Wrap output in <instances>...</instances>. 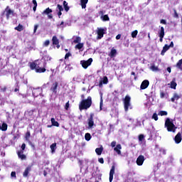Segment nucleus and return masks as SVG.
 Returning a JSON list of instances; mask_svg holds the SVG:
<instances>
[{"label": "nucleus", "mask_w": 182, "mask_h": 182, "mask_svg": "<svg viewBox=\"0 0 182 182\" xmlns=\"http://www.w3.org/2000/svg\"><path fill=\"white\" fill-rule=\"evenodd\" d=\"M50 44V41L49 40H46L44 43H43V46L48 47V45Z\"/></svg>", "instance_id": "obj_45"}, {"label": "nucleus", "mask_w": 182, "mask_h": 182, "mask_svg": "<svg viewBox=\"0 0 182 182\" xmlns=\"http://www.w3.org/2000/svg\"><path fill=\"white\" fill-rule=\"evenodd\" d=\"M25 149H26V144L25 143H23L21 145V150H20V151H24Z\"/></svg>", "instance_id": "obj_48"}, {"label": "nucleus", "mask_w": 182, "mask_h": 182, "mask_svg": "<svg viewBox=\"0 0 182 182\" xmlns=\"http://www.w3.org/2000/svg\"><path fill=\"white\" fill-rule=\"evenodd\" d=\"M93 117H95V114H90V117L87 119L88 129H92L95 126Z\"/></svg>", "instance_id": "obj_6"}, {"label": "nucleus", "mask_w": 182, "mask_h": 182, "mask_svg": "<svg viewBox=\"0 0 182 182\" xmlns=\"http://www.w3.org/2000/svg\"><path fill=\"white\" fill-rule=\"evenodd\" d=\"M98 161H99V163H100V164H105V159L103 158H99Z\"/></svg>", "instance_id": "obj_50"}, {"label": "nucleus", "mask_w": 182, "mask_h": 182, "mask_svg": "<svg viewBox=\"0 0 182 182\" xmlns=\"http://www.w3.org/2000/svg\"><path fill=\"white\" fill-rule=\"evenodd\" d=\"M176 68L180 70H182V58L177 62Z\"/></svg>", "instance_id": "obj_29"}, {"label": "nucleus", "mask_w": 182, "mask_h": 182, "mask_svg": "<svg viewBox=\"0 0 182 182\" xmlns=\"http://www.w3.org/2000/svg\"><path fill=\"white\" fill-rule=\"evenodd\" d=\"M29 137H31V132L30 131H27V132L26 133V140H28Z\"/></svg>", "instance_id": "obj_44"}, {"label": "nucleus", "mask_w": 182, "mask_h": 182, "mask_svg": "<svg viewBox=\"0 0 182 182\" xmlns=\"http://www.w3.org/2000/svg\"><path fill=\"white\" fill-rule=\"evenodd\" d=\"M165 127H166L168 132H172V133H176V129H177V127L174 125V123H173V121H171L170 118H166Z\"/></svg>", "instance_id": "obj_3"}, {"label": "nucleus", "mask_w": 182, "mask_h": 182, "mask_svg": "<svg viewBox=\"0 0 182 182\" xmlns=\"http://www.w3.org/2000/svg\"><path fill=\"white\" fill-rule=\"evenodd\" d=\"M92 62H93V58H90L87 60H81L80 64L84 69H86L87 68H89L90 65H92Z\"/></svg>", "instance_id": "obj_5"}, {"label": "nucleus", "mask_w": 182, "mask_h": 182, "mask_svg": "<svg viewBox=\"0 0 182 182\" xmlns=\"http://www.w3.org/2000/svg\"><path fill=\"white\" fill-rule=\"evenodd\" d=\"M0 130L1 132H6L8 130V124L4 122L2 125H0Z\"/></svg>", "instance_id": "obj_24"}, {"label": "nucleus", "mask_w": 182, "mask_h": 182, "mask_svg": "<svg viewBox=\"0 0 182 182\" xmlns=\"http://www.w3.org/2000/svg\"><path fill=\"white\" fill-rule=\"evenodd\" d=\"M160 23H162L163 25H167V21H166L165 19H161L160 21Z\"/></svg>", "instance_id": "obj_54"}, {"label": "nucleus", "mask_w": 182, "mask_h": 182, "mask_svg": "<svg viewBox=\"0 0 182 182\" xmlns=\"http://www.w3.org/2000/svg\"><path fill=\"white\" fill-rule=\"evenodd\" d=\"M6 19H9V18L11 17V15L14 16V11L9 9V6H7V7L6 8Z\"/></svg>", "instance_id": "obj_15"}, {"label": "nucleus", "mask_w": 182, "mask_h": 182, "mask_svg": "<svg viewBox=\"0 0 182 182\" xmlns=\"http://www.w3.org/2000/svg\"><path fill=\"white\" fill-rule=\"evenodd\" d=\"M87 2H89V0H80V5L82 9H85Z\"/></svg>", "instance_id": "obj_25"}, {"label": "nucleus", "mask_w": 182, "mask_h": 182, "mask_svg": "<svg viewBox=\"0 0 182 182\" xmlns=\"http://www.w3.org/2000/svg\"><path fill=\"white\" fill-rule=\"evenodd\" d=\"M52 42H53V45L54 46H56L57 49H59V48H60V45L59 44V39L56 36H53Z\"/></svg>", "instance_id": "obj_11"}, {"label": "nucleus", "mask_w": 182, "mask_h": 182, "mask_svg": "<svg viewBox=\"0 0 182 182\" xmlns=\"http://www.w3.org/2000/svg\"><path fill=\"white\" fill-rule=\"evenodd\" d=\"M132 97L129 95H126L124 99L123 100L124 103V109L125 112H129V109H132Z\"/></svg>", "instance_id": "obj_4"}, {"label": "nucleus", "mask_w": 182, "mask_h": 182, "mask_svg": "<svg viewBox=\"0 0 182 182\" xmlns=\"http://www.w3.org/2000/svg\"><path fill=\"white\" fill-rule=\"evenodd\" d=\"M176 87H177V82L174 81L171 82V89L176 90Z\"/></svg>", "instance_id": "obj_33"}, {"label": "nucleus", "mask_w": 182, "mask_h": 182, "mask_svg": "<svg viewBox=\"0 0 182 182\" xmlns=\"http://www.w3.org/2000/svg\"><path fill=\"white\" fill-rule=\"evenodd\" d=\"M173 18H176V19H178V14L177 13V11L176 9H173Z\"/></svg>", "instance_id": "obj_42"}, {"label": "nucleus", "mask_w": 182, "mask_h": 182, "mask_svg": "<svg viewBox=\"0 0 182 182\" xmlns=\"http://www.w3.org/2000/svg\"><path fill=\"white\" fill-rule=\"evenodd\" d=\"M168 49H170V46H168V45H167V44H165L164 46L163 47L161 52V56H164V53H166V51L168 50Z\"/></svg>", "instance_id": "obj_22"}, {"label": "nucleus", "mask_w": 182, "mask_h": 182, "mask_svg": "<svg viewBox=\"0 0 182 182\" xmlns=\"http://www.w3.org/2000/svg\"><path fill=\"white\" fill-rule=\"evenodd\" d=\"M52 126H55V127H59V122L55 119V118H51L50 119Z\"/></svg>", "instance_id": "obj_27"}, {"label": "nucleus", "mask_w": 182, "mask_h": 182, "mask_svg": "<svg viewBox=\"0 0 182 182\" xmlns=\"http://www.w3.org/2000/svg\"><path fill=\"white\" fill-rule=\"evenodd\" d=\"M69 106H70V105H69V101H68L67 103H65V110H69Z\"/></svg>", "instance_id": "obj_55"}, {"label": "nucleus", "mask_w": 182, "mask_h": 182, "mask_svg": "<svg viewBox=\"0 0 182 182\" xmlns=\"http://www.w3.org/2000/svg\"><path fill=\"white\" fill-rule=\"evenodd\" d=\"M152 119H154V120H155V122H157V120H159V115L157 114V113L153 114Z\"/></svg>", "instance_id": "obj_41"}, {"label": "nucleus", "mask_w": 182, "mask_h": 182, "mask_svg": "<svg viewBox=\"0 0 182 182\" xmlns=\"http://www.w3.org/2000/svg\"><path fill=\"white\" fill-rule=\"evenodd\" d=\"M95 153L97 154V156L102 155V153H103V146L95 149Z\"/></svg>", "instance_id": "obj_26"}, {"label": "nucleus", "mask_w": 182, "mask_h": 182, "mask_svg": "<svg viewBox=\"0 0 182 182\" xmlns=\"http://www.w3.org/2000/svg\"><path fill=\"white\" fill-rule=\"evenodd\" d=\"M83 43H78L76 46H75V48L76 49H79V50H80V49H82V48H83Z\"/></svg>", "instance_id": "obj_34"}, {"label": "nucleus", "mask_w": 182, "mask_h": 182, "mask_svg": "<svg viewBox=\"0 0 182 182\" xmlns=\"http://www.w3.org/2000/svg\"><path fill=\"white\" fill-rule=\"evenodd\" d=\"M99 15H101L102 16H103V15H105V12L103 11H100Z\"/></svg>", "instance_id": "obj_62"}, {"label": "nucleus", "mask_w": 182, "mask_h": 182, "mask_svg": "<svg viewBox=\"0 0 182 182\" xmlns=\"http://www.w3.org/2000/svg\"><path fill=\"white\" fill-rule=\"evenodd\" d=\"M70 56H72V53H67L65 55V59H68V58H70Z\"/></svg>", "instance_id": "obj_51"}, {"label": "nucleus", "mask_w": 182, "mask_h": 182, "mask_svg": "<svg viewBox=\"0 0 182 182\" xmlns=\"http://www.w3.org/2000/svg\"><path fill=\"white\" fill-rule=\"evenodd\" d=\"M40 95H42V90L41 88H34L33 90V97H38Z\"/></svg>", "instance_id": "obj_12"}, {"label": "nucleus", "mask_w": 182, "mask_h": 182, "mask_svg": "<svg viewBox=\"0 0 182 182\" xmlns=\"http://www.w3.org/2000/svg\"><path fill=\"white\" fill-rule=\"evenodd\" d=\"M149 85H150V82L149 81V80H145L142 81L141 86H140L141 90H144L145 89H147V87H149Z\"/></svg>", "instance_id": "obj_10"}, {"label": "nucleus", "mask_w": 182, "mask_h": 182, "mask_svg": "<svg viewBox=\"0 0 182 182\" xmlns=\"http://www.w3.org/2000/svg\"><path fill=\"white\" fill-rule=\"evenodd\" d=\"M137 33H139V31L137 30H135L132 32V38H136L137 37Z\"/></svg>", "instance_id": "obj_38"}, {"label": "nucleus", "mask_w": 182, "mask_h": 182, "mask_svg": "<svg viewBox=\"0 0 182 182\" xmlns=\"http://www.w3.org/2000/svg\"><path fill=\"white\" fill-rule=\"evenodd\" d=\"M114 170H116V164L114 163L109 171V182L113 181V176H114Z\"/></svg>", "instance_id": "obj_8"}, {"label": "nucleus", "mask_w": 182, "mask_h": 182, "mask_svg": "<svg viewBox=\"0 0 182 182\" xmlns=\"http://www.w3.org/2000/svg\"><path fill=\"white\" fill-rule=\"evenodd\" d=\"M144 163V156L140 155L136 159V164L137 166H143V164Z\"/></svg>", "instance_id": "obj_13"}, {"label": "nucleus", "mask_w": 182, "mask_h": 182, "mask_svg": "<svg viewBox=\"0 0 182 182\" xmlns=\"http://www.w3.org/2000/svg\"><path fill=\"white\" fill-rule=\"evenodd\" d=\"M164 96H166V94L164 92H160L161 99H164Z\"/></svg>", "instance_id": "obj_53"}, {"label": "nucleus", "mask_w": 182, "mask_h": 182, "mask_svg": "<svg viewBox=\"0 0 182 182\" xmlns=\"http://www.w3.org/2000/svg\"><path fill=\"white\" fill-rule=\"evenodd\" d=\"M38 26H38V25H35L34 26V30H33L34 33H36V31H38Z\"/></svg>", "instance_id": "obj_56"}, {"label": "nucleus", "mask_w": 182, "mask_h": 182, "mask_svg": "<svg viewBox=\"0 0 182 182\" xmlns=\"http://www.w3.org/2000/svg\"><path fill=\"white\" fill-rule=\"evenodd\" d=\"M173 97L175 99V100H178V99H180V95H178V94L177 93H174Z\"/></svg>", "instance_id": "obj_43"}, {"label": "nucleus", "mask_w": 182, "mask_h": 182, "mask_svg": "<svg viewBox=\"0 0 182 182\" xmlns=\"http://www.w3.org/2000/svg\"><path fill=\"white\" fill-rule=\"evenodd\" d=\"M32 170V166H28L26 168V169L24 170V172L23 173V177H28L29 176V172Z\"/></svg>", "instance_id": "obj_17"}, {"label": "nucleus", "mask_w": 182, "mask_h": 182, "mask_svg": "<svg viewBox=\"0 0 182 182\" xmlns=\"http://www.w3.org/2000/svg\"><path fill=\"white\" fill-rule=\"evenodd\" d=\"M63 5L64 11H65V12H69V9H70V7L69 6L68 1H63Z\"/></svg>", "instance_id": "obj_23"}, {"label": "nucleus", "mask_w": 182, "mask_h": 182, "mask_svg": "<svg viewBox=\"0 0 182 182\" xmlns=\"http://www.w3.org/2000/svg\"><path fill=\"white\" fill-rule=\"evenodd\" d=\"M159 36H164V27H161V30L159 33Z\"/></svg>", "instance_id": "obj_35"}, {"label": "nucleus", "mask_w": 182, "mask_h": 182, "mask_svg": "<svg viewBox=\"0 0 182 182\" xmlns=\"http://www.w3.org/2000/svg\"><path fill=\"white\" fill-rule=\"evenodd\" d=\"M92 97L89 96L87 99L82 100L79 104L80 110H87L92 106Z\"/></svg>", "instance_id": "obj_2"}, {"label": "nucleus", "mask_w": 182, "mask_h": 182, "mask_svg": "<svg viewBox=\"0 0 182 182\" xmlns=\"http://www.w3.org/2000/svg\"><path fill=\"white\" fill-rule=\"evenodd\" d=\"M33 6H38V2L36 1V0H33L32 1Z\"/></svg>", "instance_id": "obj_57"}, {"label": "nucleus", "mask_w": 182, "mask_h": 182, "mask_svg": "<svg viewBox=\"0 0 182 182\" xmlns=\"http://www.w3.org/2000/svg\"><path fill=\"white\" fill-rule=\"evenodd\" d=\"M14 29H15V31H18V32H22V31H23L24 28L22 24L19 23L18 26L14 28Z\"/></svg>", "instance_id": "obj_28"}, {"label": "nucleus", "mask_w": 182, "mask_h": 182, "mask_svg": "<svg viewBox=\"0 0 182 182\" xmlns=\"http://www.w3.org/2000/svg\"><path fill=\"white\" fill-rule=\"evenodd\" d=\"M103 107V98L101 97L100 103V109L102 110Z\"/></svg>", "instance_id": "obj_49"}, {"label": "nucleus", "mask_w": 182, "mask_h": 182, "mask_svg": "<svg viewBox=\"0 0 182 182\" xmlns=\"http://www.w3.org/2000/svg\"><path fill=\"white\" fill-rule=\"evenodd\" d=\"M85 139L87 141H90L92 139V135L90 133H86L85 135Z\"/></svg>", "instance_id": "obj_32"}, {"label": "nucleus", "mask_w": 182, "mask_h": 182, "mask_svg": "<svg viewBox=\"0 0 182 182\" xmlns=\"http://www.w3.org/2000/svg\"><path fill=\"white\" fill-rule=\"evenodd\" d=\"M168 46H169V48H174V43L173 41H171L170 45Z\"/></svg>", "instance_id": "obj_59"}, {"label": "nucleus", "mask_w": 182, "mask_h": 182, "mask_svg": "<svg viewBox=\"0 0 182 182\" xmlns=\"http://www.w3.org/2000/svg\"><path fill=\"white\" fill-rule=\"evenodd\" d=\"M144 140V134H139V141H143Z\"/></svg>", "instance_id": "obj_46"}, {"label": "nucleus", "mask_w": 182, "mask_h": 182, "mask_svg": "<svg viewBox=\"0 0 182 182\" xmlns=\"http://www.w3.org/2000/svg\"><path fill=\"white\" fill-rule=\"evenodd\" d=\"M58 11H63V6L60 4H57V9Z\"/></svg>", "instance_id": "obj_40"}, {"label": "nucleus", "mask_w": 182, "mask_h": 182, "mask_svg": "<svg viewBox=\"0 0 182 182\" xmlns=\"http://www.w3.org/2000/svg\"><path fill=\"white\" fill-rule=\"evenodd\" d=\"M120 150H122V144H117L116 147L114 148V151H115L117 154L120 156V154H122V151H120Z\"/></svg>", "instance_id": "obj_19"}, {"label": "nucleus", "mask_w": 182, "mask_h": 182, "mask_svg": "<svg viewBox=\"0 0 182 182\" xmlns=\"http://www.w3.org/2000/svg\"><path fill=\"white\" fill-rule=\"evenodd\" d=\"M116 141H113L112 142H111V146L112 147H116Z\"/></svg>", "instance_id": "obj_58"}, {"label": "nucleus", "mask_w": 182, "mask_h": 182, "mask_svg": "<svg viewBox=\"0 0 182 182\" xmlns=\"http://www.w3.org/2000/svg\"><path fill=\"white\" fill-rule=\"evenodd\" d=\"M52 12L53 11L51 9L47 8L43 11L42 15H48V19H52L53 18Z\"/></svg>", "instance_id": "obj_7"}, {"label": "nucleus", "mask_w": 182, "mask_h": 182, "mask_svg": "<svg viewBox=\"0 0 182 182\" xmlns=\"http://www.w3.org/2000/svg\"><path fill=\"white\" fill-rule=\"evenodd\" d=\"M58 86H59V82H55L52 84L50 90L54 93V95H56L58 93Z\"/></svg>", "instance_id": "obj_9"}, {"label": "nucleus", "mask_w": 182, "mask_h": 182, "mask_svg": "<svg viewBox=\"0 0 182 182\" xmlns=\"http://www.w3.org/2000/svg\"><path fill=\"white\" fill-rule=\"evenodd\" d=\"M117 55V50H116L115 48L113 47L111 49V51L109 53L108 56H109V58H116Z\"/></svg>", "instance_id": "obj_16"}, {"label": "nucleus", "mask_w": 182, "mask_h": 182, "mask_svg": "<svg viewBox=\"0 0 182 182\" xmlns=\"http://www.w3.org/2000/svg\"><path fill=\"white\" fill-rule=\"evenodd\" d=\"M17 155H18V159H21V160L26 159V155L23 154V151H18L17 152Z\"/></svg>", "instance_id": "obj_20"}, {"label": "nucleus", "mask_w": 182, "mask_h": 182, "mask_svg": "<svg viewBox=\"0 0 182 182\" xmlns=\"http://www.w3.org/2000/svg\"><path fill=\"white\" fill-rule=\"evenodd\" d=\"M14 92H19V86L17 85L16 87L14 89Z\"/></svg>", "instance_id": "obj_60"}, {"label": "nucleus", "mask_w": 182, "mask_h": 182, "mask_svg": "<svg viewBox=\"0 0 182 182\" xmlns=\"http://www.w3.org/2000/svg\"><path fill=\"white\" fill-rule=\"evenodd\" d=\"M62 12L63 11H58V17L60 18V16H62Z\"/></svg>", "instance_id": "obj_63"}, {"label": "nucleus", "mask_w": 182, "mask_h": 182, "mask_svg": "<svg viewBox=\"0 0 182 182\" xmlns=\"http://www.w3.org/2000/svg\"><path fill=\"white\" fill-rule=\"evenodd\" d=\"M42 61L37 60L35 62L29 63L31 70H35L36 73H45L46 72V63H44L43 67L41 66Z\"/></svg>", "instance_id": "obj_1"}, {"label": "nucleus", "mask_w": 182, "mask_h": 182, "mask_svg": "<svg viewBox=\"0 0 182 182\" xmlns=\"http://www.w3.org/2000/svg\"><path fill=\"white\" fill-rule=\"evenodd\" d=\"M182 137H181V132H178L174 138L175 143L176 144H180L181 143Z\"/></svg>", "instance_id": "obj_14"}, {"label": "nucleus", "mask_w": 182, "mask_h": 182, "mask_svg": "<svg viewBox=\"0 0 182 182\" xmlns=\"http://www.w3.org/2000/svg\"><path fill=\"white\" fill-rule=\"evenodd\" d=\"M50 149L51 150V153H55L56 151V143H53L50 146Z\"/></svg>", "instance_id": "obj_30"}, {"label": "nucleus", "mask_w": 182, "mask_h": 182, "mask_svg": "<svg viewBox=\"0 0 182 182\" xmlns=\"http://www.w3.org/2000/svg\"><path fill=\"white\" fill-rule=\"evenodd\" d=\"M133 176V173L132 172H128L127 173V179L132 180V177Z\"/></svg>", "instance_id": "obj_47"}, {"label": "nucleus", "mask_w": 182, "mask_h": 182, "mask_svg": "<svg viewBox=\"0 0 182 182\" xmlns=\"http://www.w3.org/2000/svg\"><path fill=\"white\" fill-rule=\"evenodd\" d=\"M120 38H122V35H121V34H118V35L116 36L117 41H119V39H120Z\"/></svg>", "instance_id": "obj_61"}, {"label": "nucleus", "mask_w": 182, "mask_h": 182, "mask_svg": "<svg viewBox=\"0 0 182 182\" xmlns=\"http://www.w3.org/2000/svg\"><path fill=\"white\" fill-rule=\"evenodd\" d=\"M82 38L79 36H77L76 38L73 41L74 43H80Z\"/></svg>", "instance_id": "obj_37"}, {"label": "nucleus", "mask_w": 182, "mask_h": 182, "mask_svg": "<svg viewBox=\"0 0 182 182\" xmlns=\"http://www.w3.org/2000/svg\"><path fill=\"white\" fill-rule=\"evenodd\" d=\"M1 92H6V87H4L1 89Z\"/></svg>", "instance_id": "obj_64"}, {"label": "nucleus", "mask_w": 182, "mask_h": 182, "mask_svg": "<svg viewBox=\"0 0 182 182\" xmlns=\"http://www.w3.org/2000/svg\"><path fill=\"white\" fill-rule=\"evenodd\" d=\"M105 35V28H99L97 31V39H102Z\"/></svg>", "instance_id": "obj_18"}, {"label": "nucleus", "mask_w": 182, "mask_h": 182, "mask_svg": "<svg viewBox=\"0 0 182 182\" xmlns=\"http://www.w3.org/2000/svg\"><path fill=\"white\" fill-rule=\"evenodd\" d=\"M150 69H151V70H152V72L159 71V67H156V65H151Z\"/></svg>", "instance_id": "obj_36"}, {"label": "nucleus", "mask_w": 182, "mask_h": 182, "mask_svg": "<svg viewBox=\"0 0 182 182\" xmlns=\"http://www.w3.org/2000/svg\"><path fill=\"white\" fill-rule=\"evenodd\" d=\"M107 83H109V79L106 76H105L103 77L102 81L100 82L99 86H100V87H102V86H103V84L107 85Z\"/></svg>", "instance_id": "obj_21"}, {"label": "nucleus", "mask_w": 182, "mask_h": 182, "mask_svg": "<svg viewBox=\"0 0 182 182\" xmlns=\"http://www.w3.org/2000/svg\"><path fill=\"white\" fill-rule=\"evenodd\" d=\"M11 177H14V178H16V172L12 171L11 173Z\"/></svg>", "instance_id": "obj_52"}, {"label": "nucleus", "mask_w": 182, "mask_h": 182, "mask_svg": "<svg viewBox=\"0 0 182 182\" xmlns=\"http://www.w3.org/2000/svg\"><path fill=\"white\" fill-rule=\"evenodd\" d=\"M101 19H102V21L104 22H107V21H110V18H109V16L107 14L102 16Z\"/></svg>", "instance_id": "obj_31"}, {"label": "nucleus", "mask_w": 182, "mask_h": 182, "mask_svg": "<svg viewBox=\"0 0 182 182\" xmlns=\"http://www.w3.org/2000/svg\"><path fill=\"white\" fill-rule=\"evenodd\" d=\"M158 114L159 116H167L168 113L167 111H160Z\"/></svg>", "instance_id": "obj_39"}]
</instances>
